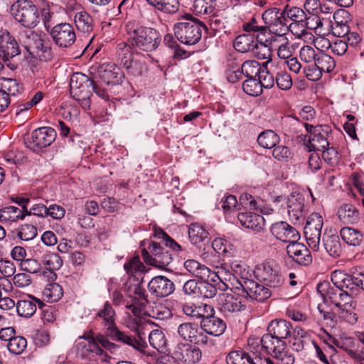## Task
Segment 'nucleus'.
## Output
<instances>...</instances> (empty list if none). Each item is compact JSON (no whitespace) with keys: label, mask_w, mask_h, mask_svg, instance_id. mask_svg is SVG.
<instances>
[{"label":"nucleus","mask_w":364,"mask_h":364,"mask_svg":"<svg viewBox=\"0 0 364 364\" xmlns=\"http://www.w3.org/2000/svg\"><path fill=\"white\" fill-rule=\"evenodd\" d=\"M116 313L112 305L106 301L103 307L98 311L95 319L101 322L105 329V333L114 341L127 344L134 349L144 351L147 344L140 334L133 336L126 332L121 331L115 322Z\"/></svg>","instance_id":"nucleus-1"},{"label":"nucleus","mask_w":364,"mask_h":364,"mask_svg":"<svg viewBox=\"0 0 364 364\" xmlns=\"http://www.w3.org/2000/svg\"><path fill=\"white\" fill-rule=\"evenodd\" d=\"M327 296L330 302L337 309L338 318L350 325H354L358 320L356 313L357 303L355 296L343 289L331 287L327 291Z\"/></svg>","instance_id":"nucleus-2"},{"label":"nucleus","mask_w":364,"mask_h":364,"mask_svg":"<svg viewBox=\"0 0 364 364\" xmlns=\"http://www.w3.org/2000/svg\"><path fill=\"white\" fill-rule=\"evenodd\" d=\"M127 44L131 50L152 52L156 50L161 43V35L155 28L139 26L135 28H129Z\"/></svg>","instance_id":"nucleus-3"},{"label":"nucleus","mask_w":364,"mask_h":364,"mask_svg":"<svg viewBox=\"0 0 364 364\" xmlns=\"http://www.w3.org/2000/svg\"><path fill=\"white\" fill-rule=\"evenodd\" d=\"M206 30V26L191 14L183 16L181 21L173 26L176 38L181 43L188 46L198 43L201 39L203 31Z\"/></svg>","instance_id":"nucleus-4"},{"label":"nucleus","mask_w":364,"mask_h":364,"mask_svg":"<svg viewBox=\"0 0 364 364\" xmlns=\"http://www.w3.org/2000/svg\"><path fill=\"white\" fill-rule=\"evenodd\" d=\"M116 55L118 65L128 75L138 77L147 72L148 68L143 56H134L127 42H121L117 45Z\"/></svg>","instance_id":"nucleus-5"},{"label":"nucleus","mask_w":364,"mask_h":364,"mask_svg":"<svg viewBox=\"0 0 364 364\" xmlns=\"http://www.w3.org/2000/svg\"><path fill=\"white\" fill-rule=\"evenodd\" d=\"M92 85L93 80L81 73H74L70 78V95L85 109H89L90 107Z\"/></svg>","instance_id":"nucleus-6"},{"label":"nucleus","mask_w":364,"mask_h":364,"mask_svg":"<svg viewBox=\"0 0 364 364\" xmlns=\"http://www.w3.org/2000/svg\"><path fill=\"white\" fill-rule=\"evenodd\" d=\"M331 282L335 287L357 296L361 289L364 290V269L353 272L352 275L342 270H335L331 274Z\"/></svg>","instance_id":"nucleus-7"},{"label":"nucleus","mask_w":364,"mask_h":364,"mask_svg":"<svg viewBox=\"0 0 364 364\" xmlns=\"http://www.w3.org/2000/svg\"><path fill=\"white\" fill-rule=\"evenodd\" d=\"M11 13L26 28H33L39 22L38 9L30 0H18L11 6Z\"/></svg>","instance_id":"nucleus-8"},{"label":"nucleus","mask_w":364,"mask_h":364,"mask_svg":"<svg viewBox=\"0 0 364 364\" xmlns=\"http://www.w3.org/2000/svg\"><path fill=\"white\" fill-rule=\"evenodd\" d=\"M141 255L147 264L164 269L171 263L172 255L156 242H151L148 250L144 248L141 250Z\"/></svg>","instance_id":"nucleus-9"},{"label":"nucleus","mask_w":364,"mask_h":364,"mask_svg":"<svg viewBox=\"0 0 364 364\" xmlns=\"http://www.w3.org/2000/svg\"><path fill=\"white\" fill-rule=\"evenodd\" d=\"M262 18L265 23V29L279 37H284L288 33L287 18L284 15V11H280L279 9L274 7L264 11L262 15Z\"/></svg>","instance_id":"nucleus-10"},{"label":"nucleus","mask_w":364,"mask_h":364,"mask_svg":"<svg viewBox=\"0 0 364 364\" xmlns=\"http://www.w3.org/2000/svg\"><path fill=\"white\" fill-rule=\"evenodd\" d=\"M323 225V217L318 213H311L306 219L304 234L309 246L314 251L319 250Z\"/></svg>","instance_id":"nucleus-11"},{"label":"nucleus","mask_w":364,"mask_h":364,"mask_svg":"<svg viewBox=\"0 0 364 364\" xmlns=\"http://www.w3.org/2000/svg\"><path fill=\"white\" fill-rule=\"evenodd\" d=\"M49 33L54 43L61 48L70 47L76 41L75 29L70 23H58L50 29Z\"/></svg>","instance_id":"nucleus-12"},{"label":"nucleus","mask_w":364,"mask_h":364,"mask_svg":"<svg viewBox=\"0 0 364 364\" xmlns=\"http://www.w3.org/2000/svg\"><path fill=\"white\" fill-rule=\"evenodd\" d=\"M255 273L259 279L263 281L266 285L272 288L279 287L284 282L279 267L270 262L257 265Z\"/></svg>","instance_id":"nucleus-13"},{"label":"nucleus","mask_w":364,"mask_h":364,"mask_svg":"<svg viewBox=\"0 0 364 364\" xmlns=\"http://www.w3.org/2000/svg\"><path fill=\"white\" fill-rule=\"evenodd\" d=\"M236 289H241L242 294L240 296H243L245 299L250 298L260 302L269 298L272 294L268 288L252 279L240 282V287H236Z\"/></svg>","instance_id":"nucleus-14"},{"label":"nucleus","mask_w":364,"mask_h":364,"mask_svg":"<svg viewBox=\"0 0 364 364\" xmlns=\"http://www.w3.org/2000/svg\"><path fill=\"white\" fill-rule=\"evenodd\" d=\"M56 132L51 127H40L33 131L31 141L28 146L33 151L38 152L42 149L50 146L55 139Z\"/></svg>","instance_id":"nucleus-15"},{"label":"nucleus","mask_w":364,"mask_h":364,"mask_svg":"<svg viewBox=\"0 0 364 364\" xmlns=\"http://www.w3.org/2000/svg\"><path fill=\"white\" fill-rule=\"evenodd\" d=\"M240 294H239L237 296L228 293L219 294L217 299L218 304L220 310L225 316L240 312L246 309L245 299Z\"/></svg>","instance_id":"nucleus-16"},{"label":"nucleus","mask_w":364,"mask_h":364,"mask_svg":"<svg viewBox=\"0 0 364 364\" xmlns=\"http://www.w3.org/2000/svg\"><path fill=\"white\" fill-rule=\"evenodd\" d=\"M331 132V128L323 124V128H318L314 131V135L309 136L308 143L304 144V149L308 151H321L328 146V135Z\"/></svg>","instance_id":"nucleus-17"},{"label":"nucleus","mask_w":364,"mask_h":364,"mask_svg":"<svg viewBox=\"0 0 364 364\" xmlns=\"http://www.w3.org/2000/svg\"><path fill=\"white\" fill-rule=\"evenodd\" d=\"M107 334L105 335L97 333L95 336H93L92 331H90L86 336L88 341V350L95 353L96 355H102L104 350L99 346V344L102 346L106 350H109L112 353H115L119 350V346L110 342L107 338Z\"/></svg>","instance_id":"nucleus-18"},{"label":"nucleus","mask_w":364,"mask_h":364,"mask_svg":"<svg viewBox=\"0 0 364 364\" xmlns=\"http://www.w3.org/2000/svg\"><path fill=\"white\" fill-rule=\"evenodd\" d=\"M174 360L178 359L185 364H196L202 357L199 348L188 343H178L174 350Z\"/></svg>","instance_id":"nucleus-19"},{"label":"nucleus","mask_w":364,"mask_h":364,"mask_svg":"<svg viewBox=\"0 0 364 364\" xmlns=\"http://www.w3.org/2000/svg\"><path fill=\"white\" fill-rule=\"evenodd\" d=\"M287 253L289 258L301 266H308L312 262V256L308 247L297 241L292 242L287 247Z\"/></svg>","instance_id":"nucleus-20"},{"label":"nucleus","mask_w":364,"mask_h":364,"mask_svg":"<svg viewBox=\"0 0 364 364\" xmlns=\"http://www.w3.org/2000/svg\"><path fill=\"white\" fill-rule=\"evenodd\" d=\"M149 292L156 297H166L175 290L174 283L165 276H157L148 284Z\"/></svg>","instance_id":"nucleus-21"},{"label":"nucleus","mask_w":364,"mask_h":364,"mask_svg":"<svg viewBox=\"0 0 364 364\" xmlns=\"http://www.w3.org/2000/svg\"><path fill=\"white\" fill-rule=\"evenodd\" d=\"M178 336L185 341L198 344L205 343V336L198 323L186 322L180 324L177 328Z\"/></svg>","instance_id":"nucleus-22"},{"label":"nucleus","mask_w":364,"mask_h":364,"mask_svg":"<svg viewBox=\"0 0 364 364\" xmlns=\"http://www.w3.org/2000/svg\"><path fill=\"white\" fill-rule=\"evenodd\" d=\"M270 230L277 239L289 244L297 241L300 237L296 228L284 221L272 224Z\"/></svg>","instance_id":"nucleus-23"},{"label":"nucleus","mask_w":364,"mask_h":364,"mask_svg":"<svg viewBox=\"0 0 364 364\" xmlns=\"http://www.w3.org/2000/svg\"><path fill=\"white\" fill-rule=\"evenodd\" d=\"M20 54V48L13 36L7 31H0V55L4 61Z\"/></svg>","instance_id":"nucleus-24"},{"label":"nucleus","mask_w":364,"mask_h":364,"mask_svg":"<svg viewBox=\"0 0 364 364\" xmlns=\"http://www.w3.org/2000/svg\"><path fill=\"white\" fill-rule=\"evenodd\" d=\"M98 74L100 79L107 85L121 84L124 78V73L114 63L101 66Z\"/></svg>","instance_id":"nucleus-25"},{"label":"nucleus","mask_w":364,"mask_h":364,"mask_svg":"<svg viewBox=\"0 0 364 364\" xmlns=\"http://www.w3.org/2000/svg\"><path fill=\"white\" fill-rule=\"evenodd\" d=\"M37 306L41 309L44 303L39 299L32 295H27L25 299L16 302V311L18 316L25 318L31 317L36 311Z\"/></svg>","instance_id":"nucleus-26"},{"label":"nucleus","mask_w":364,"mask_h":364,"mask_svg":"<svg viewBox=\"0 0 364 364\" xmlns=\"http://www.w3.org/2000/svg\"><path fill=\"white\" fill-rule=\"evenodd\" d=\"M45 39H48L45 33H38L33 31H28L22 34L20 38L24 48L31 55H35L41 46H43Z\"/></svg>","instance_id":"nucleus-27"},{"label":"nucleus","mask_w":364,"mask_h":364,"mask_svg":"<svg viewBox=\"0 0 364 364\" xmlns=\"http://www.w3.org/2000/svg\"><path fill=\"white\" fill-rule=\"evenodd\" d=\"M304 206V198L299 193L290 194L286 201V208L289 218L292 221H299L303 216V208Z\"/></svg>","instance_id":"nucleus-28"},{"label":"nucleus","mask_w":364,"mask_h":364,"mask_svg":"<svg viewBox=\"0 0 364 364\" xmlns=\"http://www.w3.org/2000/svg\"><path fill=\"white\" fill-rule=\"evenodd\" d=\"M248 352H246L252 364H274L267 357L262 356V346L259 338H249L247 341Z\"/></svg>","instance_id":"nucleus-29"},{"label":"nucleus","mask_w":364,"mask_h":364,"mask_svg":"<svg viewBox=\"0 0 364 364\" xmlns=\"http://www.w3.org/2000/svg\"><path fill=\"white\" fill-rule=\"evenodd\" d=\"M336 216L343 224L353 225L359 221L360 213L354 205L345 203L337 208Z\"/></svg>","instance_id":"nucleus-30"},{"label":"nucleus","mask_w":364,"mask_h":364,"mask_svg":"<svg viewBox=\"0 0 364 364\" xmlns=\"http://www.w3.org/2000/svg\"><path fill=\"white\" fill-rule=\"evenodd\" d=\"M200 327L207 333L214 336H219L225 332L226 323L220 318L213 315H208L201 320Z\"/></svg>","instance_id":"nucleus-31"},{"label":"nucleus","mask_w":364,"mask_h":364,"mask_svg":"<svg viewBox=\"0 0 364 364\" xmlns=\"http://www.w3.org/2000/svg\"><path fill=\"white\" fill-rule=\"evenodd\" d=\"M148 303V299H141L132 297V304H127L126 306V308L130 310L133 315L135 316V318H134L135 323L134 327L137 332V336H139V334H140L141 337L144 338V339L145 335L144 333H140L139 328L141 323V316L146 314L145 309Z\"/></svg>","instance_id":"nucleus-32"},{"label":"nucleus","mask_w":364,"mask_h":364,"mask_svg":"<svg viewBox=\"0 0 364 364\" xmlns=\"http://www.w3.org/2000/svg\"><path fill=\"white\" fill-rule=\"evenodd\" d=\"M291 323L284 319H274L267 326V333L272 335L276 339L284 341L291 336Z\"/></svg>","instance_id":"nucleus-33"},{"label":"nucleus","mask_w":364,"mask_h":364,"mask_svg":"<svg viewBox=\"0 0 364 364\" xmlns=\"http://www.w3.org/2000/svg\"><path fill=\"white\" fill-rule=\"evenodd\" d=\"M237 218L242 226L256 231L262 230L265 224L263 216L255 213H240Z\"/></svg>","instance_id":"nucleus-34"},{"label":"nucleus","mask_w":364,"mask_h":364,"mask_svg":"<svg viewBox=\"0 0 364 364\" xmlns=\"http://www.w3.org/2000/svg\"><path fill=\"white\" fill-rule=\"evenodd\" d=\"M209 233L201 225L198 223L191 224L188 229V237L191 242L202 248L206 242H209Z\"/></svg>","instance_id":"nucleus-35"},{"label":"nucleus","mask_w":364,"mask_h":364,"mask_svg":"<svg viewBox=\"0 0 364 364\" xmlns=\"http://www.w3.org/2000/svg\"><path fill=\"white\" fill-rule=\"evenodd\" d=\"M323 245L328 255L333 258L339 257L343 252L342 245L336 234L324 233Z\"/></svg>","instance_id":"nucleus-36"},{"label":"nucleus","mask_w":364,"mask_h":364,"mask_svg":"<svg viewBox=\"0 0 364 364\" xmlns=\"http://www.w3.org/2000/svg\"><path fill=\"white\" fill-rule=\"evenodd\" d=\"M342 240L348 245L357 247L364 244V235L360 230L350 227H343L340 230Z\"/></svg>","instance_id":"nucleus-37"},{"label":"nucleus","mask_w":364,"mask_h":364,"mask_svg":"<svg viewBox=\"0 0 364 364\" xmlns=\"http://www.w3.org/2000/svg\"><path fill=\"white\" fill-rule=\"evenodd\" d=\"M210 25L213 30L218 32L230 33L232 22L230 18L224 12L213 14L210 18Z\"/></svg>","instance_id":"nucleus-38"},{"label":"nucleus","mask_w":364,"mask_h":364,"mask_svg":"<svg viewBox=\"0 0 364 364\" xmlns=\"http://www.w3.org/2000/svg\"><path fill=\"white\" fill-rule=\"evenodd\" d=\"M24 218L25 213L23 210L16 206L9 205L0 209V223L3 224H11Z\"/></svg>","instance_id":"nucleus-39"},{"label":"nucleus","mask_w":364,"mask_h":364,"mask_svg":"<svg viewBox=\"0 0 364 364\" xmlns=\"http://www.w3.org/2000/svg\"><path fill=\"white\" fill-rule=\"evenodd\" d=\"M262 348L265 349L268 353L274 357L278 350H284L286 348V343L284 341L276 339L272 335L269 333L264 334L260 339Z\"/></svg>","instance_id":"nucleus-40"},{"label":"nucleus","mask_w":364,"mask_h":364,"mask_svg":"<svg viewBox=\"0 0 364 364\" xmlns=\"http://www.w3.org/2000/svg\"><path fill=\"white\" fill-rule=\"evenodd\" d=\"M257 43L251 34L240 35L235 39L234 48L238 52L247 53L254 50Z\"/></svg>","instance_id":"nucleus-41"},{"label":"nucleus","mask_w":364,"mask_h":364,"mask_svg":"<svg viewBox=\"0 0 364 364\" xmlns=\"http://www.w3.org/2000/svg\"><path fill=\"white\" fill-rule=\"evenodd\" d=\"M156 9L168 14L176 13L179 9L178 0H146Z\"/></svg>","instance_id":"nucleus-42"},{"label":"nucleus","mask_w":364,"mask_h":364,"mask_svg":"<svg viewBox=\"0 0 364 364\" xmlns=\"http://www.w3.org/2000/svg\"><path fill=\"white\" fill-rule=\"evenodd\" d=\"M75 23L77 28L81 32L90 33L93 31L92 17L86 11H80L75 14Z\"/></svg>","instance_id":"nucleus-43"},{"label":"nucleus","mask_w":364,"mask_h":364,"mask_svg":"<svg viewBox=\"0 0 364 364\" xmlns=\"http://www.w3.org/2000/svg\"><path fill=\"white\" fill-rule=\"evenodd\" d=\"M209 309L210 312L213 311V307L205 304L196 305L193 303H186L182 306V310L184 314L193 318H200L203 316V310Z\"/></svg>","instance_id":"nucleus-44"},{"label":"nucleus","mask_w":364,"mask_h":364,"mask_svg":"<svg viewBox=\"0 0 364 364\" xmlns=\"http://www.w3.org/2000/svg\"><path fill=\"white\" fill-rule=\"evenodd\" d=\"M279 141V135L272 130L264 131L257 137L259 145L265 149L274 148Z\"/></svg>","instance_id":"nucleus-45"},{"label":"nucleus","mask_w":364,"mask_h":364,"mask_svg":"<svg viewBox=\"0 0 364 364\" xmlns=\"http://www.w3.org/2000/svg\"><path fill=\"white\" fill-rule=\"evenodd\" d=\"M63 294V288L57 283L48 284L43 291V299L50 303L58 301Z\"/></svg>","instance_id":"nucleus-46"},{"label":"nucleus","mask_w":364,"mask_h":364,"mask_svg":"<svg viewBox=\"0 0 364 364\" xmlns=\"http://www.w3.org/2000/svg\"><path fill=\"white\" fill-rule=\"evenodd\" d=\"M43 264L50 271V278L55 279L56 274L54 273V271L59 269L62 267L63 260L58 254L50 253L44 255Z\"/></svg>","instance_id":"nucleus-47"},{"label":"nucleus","mask_w":364,"mask_h":364,"mask_svg":"<svg viewBox=\"0 0 364 364\" xmlns=\"http://www.w3.org/2000/svg\"><path fill=\"white\" fill-rule=\"evenodd\" d=\"M314 64L322 73H331L336 67L335 60L331 55L323 53H318Z\"/></svg>","instance_id":"nucleus-48"},{"label":"nucleus","mask_w":364,"mask_h":364,"mask_svg":"<svg viewBox=\"0 0 364 364\" xmlns=\"http://www.w3.org/2000/svg\"><path fill=\"white\" fill-rule=\"evenodd\" d=\"M150 345L158 351H164L166 346V339L161 329H154L149 334Z\"/></svg>","instance_id":"nucleus-49"},{"label":"nucleus","mask_w":364,"mask_h":364,"mask_svg":"<svg viewBox=\"0 0 364 364\" xmlns=\"http://www.w3.org/2000/svg\"><path fill=\"white\" fill-rule=\"evenodd\" d=\"M0 90L9 97L20 93L23 87L15 79L2 77L0 79Z\"/></svg>","instance_id":"nucleus-50"},{"label":"nucleus","mask_w":364,"mask_h":364,"mask_svg":"<svg viewBox=\"0 0 364 364\" xmlns=\"http://www.w3.org/2000/svg\"><path fill=\"white\" fill-rule=\"evenodd\" d=\"M216 5V0H195L193 9L199 15H209L213 14Z\"/></svg>","instance_id":"nucleus-51"},{"label":"nucleus","mask_w":364,"mask_h":364,"mask_svg":"<svg viewBox=\"0 0 364 364\" xmlns=\"http://www.w3.org/2000/svg\"><path fill=\"white\" fill-rule=\"evenodd\" d=\"M124 270L130 276H135L136 274L144 273L146 271V267L141 262L139 256H135L127 260L124 264Z\"/></svg>","instance_id":"nucleus-52"},{"label":"nucleus","mask_w":364,"mask_h":364,"mask_svg":"<svg viewBox=\"0 0 364 364\" xmlns=\"http://www.w3.org/2000/svg\"><path fill=\"white\" fill-rule=\"evenodd\" d=\"M262 69L260 63L256 60H247L241 65V72L247 79L258 77Z\"/></svg>","instance_id":"nucleus-53"},{"label":"nucleus","mask_w":364,"mask_h":364,"mask_svg":"<svg viewBox=\"0 0 364 364\" xmlns=\"http://www.w3.org/2000/svg\"><path fill=\"white\" fill-rule=\"evenodd\" d=\"M212 247L218 254L230 256L234 252L233 245L223 238H215L212 242Z\"/></svg>","instance_id":"nucleus-54"},{"label":"nucleus","mask_w":364,"mask_h":364,"mask_svg":"<svg viewBox=\"0 0 364 364\" xmlns=\"http://www.w3.org/2000/svg\"><path fill=\"white\" fill-rule=\"evenodd\" d=\"M242 89L244 92L250 96H259L263 91V88L256 78H248L243 82Z\"/></svg>","instance_id":"nucleus-55"},{"label":"nucleus","mask_w":364,"mask_h":364,"mask_svg":"<svg viewBox=\"0 0 364 364\" xmlns=\"http://www.w3.org/2000/svg\"><path fill=\"white\" fill-rule=\"evenodd\" d=\"M217 288L208 281H200L198 299H212L217 294Z\"/></svg>","instance_id":"nucleus-56"},{"label":"nucleus","mask_w":364,"mask_h":364,"mask_svg":"<svg viewBox=\"0 0 364 364\" xmlns=\"http://www.w3.org/2000/svg\"><path fill=\"white\" fill-rule=\"evenodd\" d=\"M269 63V61H267L263 63L262 69L257 77L262 88L267 89L272 88L275 82V77L267 68V64Z\"/></svg>","instance_id":"nucleus-57"},{"label":"nucleus","mask_w":364,"mask_h":364,"mask_svg":"<svg viewBox=\"0 0 364 364\" xmlns=\"http://www.w3.org/2000/svg\"><path fill=\"white\" fill-rule=\"evenodd\" d=\"M284 15L287 19L292 21L291 23L304 22L306 14L300 8L287 5L284 9Z\"/></svg>","instance_id":"nucleus-58"},{"label":"nucleus","mask_w":364,"mask_h":364,"mask_svg":"<svg viewBox=\"0 0 364 364\" xmlns=\"http://www.w3.org/2000/svg\"><path fill=\"white\" fill-rule=\"evenodd\" d=\"M27 346V341L23 336H15L7 344L8 350L13 354H21Z\"/></svg>","instance_id":"nucleus-59"},{"label":"nucleus","mask_w":364,"mask_h":364,"mask_svg":"<svg viewBox=\"0 0 364 364\" xmlns=\"http://www.w3.org/2000/svg\"><path fill=\"white\" fill-rule=\"evenodd\" d=\"M227 364H252L245 351L233 350L226 357Z\"/></svg>","instance_id":"nucleus-60"},{"label":"nucleus","mask_w":364,"mask_h":364,"mask_svg":"<svg viewBox=\"0 0 364 364\" xmlns=\"http://www.w3.org/2000/svg\"><path fill=\"white\" fill-rule=\"evenodd\" d=\"M218 274L220 276V282L221 284L219 286V289L221 290H226L228 288V282L235 280L236 277L231 272V271L225 266L222 265L221 267H217Z\"/></svg>","instance_id":"nucleus-61"},{"label":"nucleus","mask_w":364,"mask_h":364,"mask_svg":"<svg viewBox=\"0 0 364 364\" xmlns=\"http://www.w3.org/2000/svg\"><path fill=\"white\" fill-rule=\"evenodd\" d=\"M37 235L36 228L31 224L21 225L17 230V236L22 240L28 241Z\"/></svg>","instance_id":"nucleus-62"},{"label":"nucleus","mask_w":364,"mask_h":364,"mask_svg":"<svg viewBox=\"0 0 364 364\" xmlns=\"http://www.w3.org/2000/svg\"><path fill=\"white\" fill-rule=\"evenodd\" d=\"M275 82L277 87L282 90H290L293 85L291 76L286 71H280L277 74Z\"/></svg>","instance_id":"nucleus-63"},{"label":"nucleus","mask_w":364,"mask_h":364,"mask_svg":"<svg viewBox=\"0 0 364 364\" xmlns=\"http://www.w3.org/2000/svg\"><path fill=\"white\" fill-rule=\"evenodd\" d=\"M149 316H151V314ZM151 316L158 320H165L171 316V311L164 304L161 303L156 304L154 306L152 307Z\"/></svg>","instance_id":"nucleus-64"}]
</instances>
